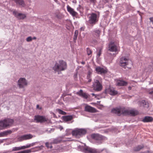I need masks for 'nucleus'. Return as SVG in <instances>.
<instances>
[{
	"label": "nucleus",
	"instance_id": "f257e3e1",
	"mask_svg": "<svg viewBox=\"0 0 153 153\" xmlns=\"http://www.w3.org/2000/svg\"><path fill=\"white\" fill-rule=\"evenodd\" d=\"M111 112L115 114L118 116H120L121 114L124 115H130L131 116H135L137 115L139 112L136 110L134 109L128 110L126 109L123 107L114 108L111 110Z\"/></svg>",
	"mask_w": 153,
	"mask_h": 153
},
{
	"label": "nucleus",
	"instance_id": "f03ea898",
	"mask_svg": "<svg viewBox=\"0 0 153 153\" xmlns=\"http://www.w3.org/2000/svg\"><path fill=\"white\" fill-rule=\"evenodd\" d=\"M67 68V64L66 62L63 60H60L56 63L53 67V69L55 72L59 73L65 70Z\"/></svg>",
	"mask_w": 153,
	"mask_h": 153
},
{
	"label": "nucleus",
	"instance_id": "7ed1b4c3",
	"mask_svg": "<svg viewBox=\"0 0 153 153\" xmlns=\"http://www.w3.org/2000/svg\"><path fill=\"white\" fill-rule=\"evenodd\" d=\"M131 63V61L128 57L123 56L120 59L119 65L123 68L126 69L127 68H129L128 66Z\"/></svg>",
	"mask_w": 153,
	"mask_h": 153
},
{
	"label": "nucleus",
	"instance_id": "20e7f679",
	"mask_svg": "<svg viewBox=\"0 0 153 153\" xmlns=\"http://www.w3.org/2000/svg\"><path fill=\"white\" fill-rule=\"evenodd\" d=\"M88 22L92 25H95L98 21L99 17L94 13L89 14L88 15Z\"/></svg>",
	"mask_w": 153,
	"mask_h": 153
},
{
	"label": "nucleus",
	"instance_id": "39448f33",
	"mask_svg": "<svg viewBox=\"0 0 153 153\" xmlns=\"http://www.w3.org/2000/svg\"><path fill=\"white\" fill-rule=\"evenodd\" d=\"M13 119H7L0 121V130L2 129L5 127L8 126L13 123Z\"/></svg>",
	"mask_w": 153,
	"mask_h": 153
},
{
	"label": "nucleus",
	"instance_id": "423d86ee",
	"mask_svg": "<svg viewBox=\"0 0 153 153\" xmlns=\"http://www.w3.org/2000/svg\"><path fill=\"white\" fill-rule=\"evenodd\" d=\"M86 133V130L83 129H76L73 130L72 132V135L78 137H79L85 134Z\"/></svg>",
	"mask_w": 153,
	"mask_h": 153
},
{
	"label": "nucleus",
	"instance_id": "0eeeda50",
	"mask_svg": "<svg viewBox=\"0 0 153 153\" xmlns=\"http://www.w3.org/2000/svg\"><path fill=\"white\" fill-rule=\"evenodd\" d=\"M48 118L44 116L37 115L35 116L34 118V121L36 123H43L47 121Z\"/></svg>",
	"mask_w": 153,
	"mask_h": 153
},
{
	"label": "nucleus",
	"instance_id": "6e6552de",
	"mask_svg": "<svg viewBox=\"0 0 153 153\" xmlns=\"http://www.w3.org/2000/svg\"><path fill=\"white\" fill-rule=\"evenodd\" d=\"M93 85L94 88L96 91H100L102 89V85L98 80H94Z\"/></svg>",
	"mask_w": 153,
	"mask_h": 153
},
{
	"label": "nucleus",
	"instance_id": "1a4fd4ad",
	"mask_svg": "<svg viewBox=\"0 0 153 153\" xmlns=\"http://www.w3.org/2000/svg\"><path fill=\"white\" fill-rule=\"evenodd\" d=\"M108 50L111 52H116L118 51V48L113 42H111L108 45Z\"/></svg>",
	"mask_w": 153,
	"mask_h": 153
},
{
	"label": "nucleus",
	"instance_id": "9d476101",
	"mask_svg": "<svg viewBox=\"0 0 153 153\" xmlns=\"http://www.w3.org/2000/svg\"><path fill=\"white\" fill-rule=\"evenodd\" d=\"M91 137L97 141L100 142L104 139V137L101 135L98 134H93L91 135Z\"/></svg>",
	"mask_w": 153,
	"mask_h": 153
},
{
	"label": "nucleus",
	"instance_id": "9b49d317",
	"mask_svg": "<svg viewBox=\"0 0 153 153\" xmlns=\"http://www.w3.org/2000/svg\"><path fill=\"white\" fill-rule=\"evenodd\" d=\"M95 71L97 73L100 74H105L107 72V70L106 68L99 66L96 67Z\"/></svg>",
	"mask_w": 153,
	"mask_h": 153
},
{
	"label": "nucleus",
	"instance_id": "f8f14e48",
	"mask_svg": "<svg viewBox=\"0 0 153 153\" xmlns=\"http://www.w3.org/2000/svg\"><path fill=\"white\" fill-rule=\"evenodd\" d=\"M27 84V82L24 78H21L18 81V85L20 88H23Z\"/></svg>",
	"mask_w": 153,
	"mask_h": 153
},
{
	"label": "nucleus",
	"instance_id": "ddd939ff",
	"mask_svg": "<svg viewBox=\"0 0 153 153\" xmlns=\"http://www.w3.org/2000/svg\"><path fill=\"white\" fill-rule=\"evenodd\" d=\"M33 137V135L31 134H26L19 137L18 139L19 141H22L31 139Z\"/></svg>",
	"mask_w": 153,
	"mask_h": 153
},
{
	"label": "nucleus",
	"instance_id": "4468645a",
	"mask_svg": "<svg viewBox=\"0 0 153 153\" xmlns=\"http://www.w3.org/2000/svg\"><path fill=\"white\" fill-rule=\"evenodd\" d=\"M67 10L69 13L73 16H76L78 15V13L75 11L69 5L67 7Z\"/></svg>",
	"mask_w": 153,
	"mask_h": 153
},
{
	"label": "nucleus",
	"instance_id": "2eb2a0df",
	"mask_svg": "<svg viewBox=\"0 0 153 153\" xmlns=\"http://www.w3.org/2000/svg\"><path fill=\"white\" fill-rule=\"evenodd\" d=\"M13 13L15 17L19 19H23L26 17L25 14L19 13L16 11H14Z\"/></svg>",
	"mask_w": 153,
	"mask_h": 153
},
{
	"label": "nucleus",
	"instance_id": "dca6fc26",
	"mask_svg": "<svg viewBox=\"0 0 153 153\" xmlns=\"http://www.w3.org/2000/svg\"><path fill=\"white\" fill-rule=\"evenodd\" d=\"M85 111L90 112L94 113L97 112V110L95 108L88 105L85 106Z\"/></svg>",
	"mask_w": 153,
	"mask_h": 153
},
{
	"label": "nucleus",
	"instance_id": "f3484780",
	"mask_svg": "<svg viewBox=\"0 0 153 153\" xmlns=\"http://www.w3.org/2000/svg\"><path fill=\"white\" fill-rule=\"evenodd\" d=\"M106 92L111 95H115L118 93L117 91L115 90L113 88H110L106 89Z\"/></svg>",
	"mask_w": 153,
	"mask_h": 153
},
{
	"label": "nucleus",
	"instance_id": "a211bd4d",
	"mask_svg": "<svg viewBox=\"0 0 153 153\" xmlns=\"http://www.w3.org/2000/svg\"><path fill=\"white\" fill-rule=\"evenodd\" d=\"M63 139V137H58L53 140V143L54 144H58L61 142H65L66 141V140H64Z\"/></svg>",
	"mask_w": 153,
	"mask_h": 153
},
{
	"label": "nucleus",
	"instance_id": "6ab92c4d",
	"mask_svg": "<svg viewBox=\"0 0 153 153\" xmlns=\"http://www.w3.org/2000/svg\"><path fill=\"white\" fill-rule=\"evenodd\" d=\"M17 5L24 7L25 6V2L23 0H13Z\"/></svg>",
	"mask_w": 153,
	"mask_h": 153
},
{
	"label": "nucleus",
	"instance_id": "aec40b11",
	"mask_svg": "<svg viewBox=\"0 0 153 153\" xmlns=\"http://www.w3.org/2000/svg\"><path fill=\"white\" fill-rule=\"evenodd\" d=\"M85 153H96L97 152L96 150L88 147L85 149Z\"/></svg>",
	"mask_w": 153,
	"mask_h": 153
},
{
	"label": "nucleus",
	"instance_id": "412c9836",
	"mask_svg": "<svg viewBox=\"0 0 153 153\" xmlns=\"http://www.w3.org/2000/svg\"><path fill=\"white\" fill-rule=\"evenodd\" d=\"M153 118L152 117L149 116H146L142 120V121L144 123L150 122L153 121Z\"/></svg>",
	"mask_w": 153,
	"mask_h": 153
},
{
	"label": "nucleus",
	"instance_id": "4be33fe9",
	"mask_svg": "<svg viewBox=\"0 0 153 153\" xmlns=\"http://www.w3.org/2000/svg\"><path fill=\"white\" fill-rule=\"evenodd\" d=\"M77 94L84 98L87 99L88 97V96L86 94L83 93L82 90H80L79 92H77Z\"/></svg>",
	"mask_w": 153,
	"mask_h": 153
},
{
	"label": "nucleus",
	"instance_id": "5701e85b",
	"mask_svg": "<svg viewBox=\"0 0 153 153\" xmlns=\"http://www.w3.org/2000/svg\"><path fill=\"white\" fill-rule=\"evenodd\" d=\"M12 132L10 130L6 131L0 133V137H4L7 135L11 134Z\"/></svg>",
	"mask_w": 153,
	"mask_h": 153
},
{
	"label": "nucleus",
	"instance_id": "b1692460",
	"mask_svg": "<svg viewBox=\"0 0 153 153\" xmlns=\"http://www.w3.org/2000/svg\"><path fill=\"white\" fill-rule=\"evenodd\" d=\"M127 84V82L124 81H119L117 83V85L119 86L126 85Z\"/></svg>",
	"mask_w": 153,
	"mask_h": 153
},
{
	"label": "nucleus",
	"instance_id": "393cba45",
	"mask_svg": "<svg viewBox=\"0 0 153 153\" xmlns=\"http://www.w3.org/2000/svg\"><path fill=\"white\" fill-rule=\"evenodd\" d=\"M63 120L65 121H71L73 119V117L71 115H68L63 117Z\"/></svg>",
	"mask_w": 153,
	"mask_h": 153
},
{
	"label": "nucleus",
	"instance_id": "a878e982",
	"mask_svg": "<svg viewBox=\"0 0 153 153\" xmlns=\"http://www.w3.org/2000/svg\"><path fill=\"white\" fill-rule=\"evenodd\" d=\"M140 105L141 106L145 107H147L149 106L148 102H146L144 100H142L140 102Z\"/></svg>",
	"mask_w": 153,
	"mask_h": 153
},
{
	"label": "nucleus",
	"instance_id": "bb28decb",
	"mask_svg": "<svg viewBox=\"0 0 153 153\" xmlns=\"http://www.w3.org/2000/svg\"><path fill=\"white\" fill-rule=\"evenodd\" d=\"M35 143H31V144L27 145L26 146H22L23 149H25L26 148H30V147L31 146H34L35 144Z\"/></svg>",
	"mask_w": 153,
	"mask_h": 153
},
{
	"label": "nucleus",
	"instance_id": "cd10ccee",
	"mask_svg": "<svg viewBox=\"0 0 153 153\" xmlns=\"http://www.w3.org/2000/svg\"><path fill=\"white\" fill-rule=\"evenodd\" d=\"M91 74L92 72L91 71H88V74L87 77V79H88V82H90L91 81Z\"/></svg>",
	"mask_w": 153,
	"mask_h": 153
},
{
	"label": "nucleus",
	"instance_id": "c85d7f7f",
	"mask_svg": "<svg viewBox=\"0 0 153 153\" xmlns=\"http://www.w3.org/2000/svg\"><path fill=\"white\" fill-rule=\"evenodd\" d=\"M144 146L143 145L138 146L134 148V150L135 151H138L144 148Z\"/></svg>",
	"mask_w": 153,
	"mask_h": 153
},
{
	"label": "nucleus",
	"instance_id": "c756f323",
	"mask_svg": "<svg viewBox=\"0 0 153 153\" xmlns=\"http://www.w3.org/2000/svg\"><path fill=\"white\" fill-rule=\"evenodd\" d=\"M56 110L60 114L62 115H66V112L59 109H57Z\"/></svg>",
	"mask_w": 153,
	"mask_h": 153
},
{
	"label": "nucleus",
	"instance_id": "7c9ffc66",
	"mask_svg": "<svg viewBox=\"0 0 153 153\" xmlns=\"http://www.w3.org/2000/svg\"><path fill=\"white\" fill-rule=\"evenodd\" d=\"M21 149H23L22 146L21 147H13L12 149V151H17L21 150Z\"/></svg>",
	"mask_w": 153,
	"mask_h": 153
},
{
	"label": "nucleus",
	"instance_id": "2f4dec72",
	"mask_svg": "<svg viewBox=\"0 0 153 153\" xmlns=\"http://www.w3.org/2000/svg\"><path fill=\"white\" fill-rule=\"evenodd\" d=\"M78 34V31L77 30H76L74 32V41H75L77 38V37Z\"/></svg>",
	"mask_w": 153,
	"mask_h": 153
},
{
	"label": "nucleus",
	"instance_id": "473e14b6",
	"mask_svg": "<svg viewBox=\"0 0 153 153\" xmlns=\"http://www.w3.org/2000/svg\"><path fill=\"white\" fill-rule=\"evenodd\" d=\"M86 51L87 54L88 56L91 55L92 53V51L89 48H87Z\"/></svg>",
	"mask_w": 153,
	"mask_h": 153
},
{
	"label": "nucleus",
	"instance_id": "72a5a7b5",
	"mask_svg": "<svg viewBox=\"0 0 153 153\" xmlns=\"http://www.w3.org/2000/svg\"><path fill=\"white\" fill-rule=\"evenodd\" d=\"M88 2L91 4H92L94 5L97 2L96 0H88Z\"/></svg>",
	"mask_w": 153,
	"mask_h": 153
},
{
	"label": "nucleus",
	"instance_id": "f704fd0d",
	"mask_svg": "<svg viewBox=\"0 0 153 153\" xmlns=\"http://www.w3.org/2000/svg\"><path fill=\"white\" fill-rule=\"evenodd\" d=\"M45 145L48 148H52V146H51V144L48 143H45Z\"/></svg>",
	"mask_w": 153,
	"mask_h": 153
},
{
	"label": "nucleus",
	"instance_id": "c9c22d12",
	"mask_svg": "<svg viewBox=\"0 0 153 153\" xmlns=\"http://www.w3.org/2000/svg\"><path fill=\"white\" fill-rule=\"evenodd\" d=\"M94 32L95 33H96L98 36H99L100 33V31L99 30H95Z\"/></svg>",
	"mask_w": 153,
	"mask_h": 153
},
{
	"label": "nucleus",
	"instance_id": "e433bc0d",
	"mask_svg": "<svg viewBox=\"0 0 153 153\" xmlns=\"http://www.w3.org/2000/svg\"><path fill=\"white\" fill-rule=\"evenodd\" d=\"M102 49H100L99 50V51L98 52L97 55V58L99 57L101 55V54L102 53Z\"/></svg>",
	"mask_w": 153,
	"mask_h": 153
},
{
	"label": "nucleus",
	"instance_id": "4c0bfd02",
	"mask_svg": "<svg viewBox=\"0 0 153 153\" xmlns=\"http://www.w3.org/2000/svg\"><path fill=\"white\" fill-rule=\"evenodd\" d=\"M32 38L31 36H29L26 39V41L28 42L31 41L32 40Z\"/></svg>",
	"mask_w": 153,
	"mask_h": 153
},
{
	"label": "nucleus",
	"instance_id": "58836bf2",
	"mask_svg": "<svg viewBox=\"0 0 153 153\" xmlns=\"http://www.w3.org/2000/svg\"><path fill=\"white\" fill-rule=\"evenodd\" d=\"M149 94L153 96V91L149 92Z\"/></svg>",
	"mask_w": 153,
	"mask_h": 153
},
{
	"label": "nucleus",
	"instance_id": "ea45409f",
	"mask_svg": "<svg viewBox=\"0 0 153 153\" xmlns=\"http://www.w3.org/2000/svg\"><path fill=\"white\" fill-rule=\"evenodd\" d=\"M81 64H83V65H84V64H85V62H83H83H81Z\"/></svg>",
	"mask_w": 153,
	"mask_h": 153
},
{
	"label": "nucleus",
	"instance_id": "a19ab883",
	"mask_svg": "<svg viewBox=\"0 0 153 153\" xmlns=\"http://www.w3.org/2000/svg\"><path fill=\"white\" fill-rule=\"evenodd\" d=\"M128 89L129 90H131V87L130 86H129L128 87Z\"/></svg>",
	"mask_w": 153,
	"mask_h": 153
},
{
	"label": "nucleus",
	"instance_id": "79ce46f5",
	"mask_svg": "<svg viewBox=\"0 0 153 153\" xmlns=\"http://www.w3.org/2000/svg\"><path fill=\"white\" fill-rule=\"evenodd\" d=\"M32 39H36V37H34Z\"/></svg>",
	"mask_w": 153,
	"mask_h": 153
},
{
	"label": "nucleus",
	"instance_id": "37998d69",
	"mask_svg": "<svg viewBox=\"0 0 153 153\" xmlns=\"http://www.w3.org/2000/svg\"><path fill=\"white\" fill-rule=\"evenodd\" d=\"M55 1L56 2H57V0H53Z\"/></svg>",
	"mask_w": 153,
	"mask_h": 153
},
{
	"label": "nucleus",
	"instance_id": "c03bdc74",
	"mask_svg": "<svg viewBox=\"0 0 153 153\" xmlns=\"http://www.w3.org/2000/svg\"><path fill=\"white\" fill-rule=\"evenodd\" d=\"M77 74L76 75H75V77H76V76H77Z\"/></svg>",
	"mask_w": 153,
	"mask_h": 153
},
{
	"label": "nucleus",
	"instance_id": "a18cd8bd",
	"mask_svg": "<svg viewBox=\"0 0 153 153\" xmlns=\"http://www.w3.org/2000/svg\"><path fill=\"white\" fill-rule=\"evenodd\" d=\"M92 95L94 96V95L95 94H92Z\"/></svg>",
	"mask_w": 153,
	"mask_h": 153
},
{
	"label": "nucleus",
	"instance_id": "49530a36",
	"mask_svg": "<svg viewBox=\"0 0 153 153\" xmlns=\"http://www.w3.org/2000/svg\"><path fill=\"white\" fill-rule=\"evenodd\" d=\"M63 129V128L62 127L61 128V130L62 129Z\"/></svg>",
	"mask_w": 153,
	"mask_h": 153
},
{
	"label": "nucleus",
	"instance_id": "de8ad7c7",
	"mask_svg": "<svg viewBox=\"0 0 153 153\" xmlns=\"http://www.w3.org/2000/svg\"><path fill=\"white\" fill-rule=\"evenodd\" d=\"M37 107H38L39 105H37Z\"/></svg>",
	"mask_w": 153,
	"mask_h": 153
},
{
	"label": "nucleus",
	"instance_id": "09e8293b",
	"mask_svg": "<svg viewBox=\"0 0 153 153\" xmlns=\"http://www.w3.org/2000/svg\"><path fill=\"white\" fill-rule=\"evenodd\" d=\"M65 1H67V0H65Z\"/></svg>",
	"mask_w": 153,
	"mask_h": 153
}]
</instances>
